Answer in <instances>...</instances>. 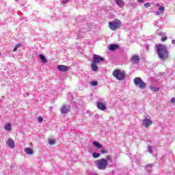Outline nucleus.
Listing matches in <instances>:
<instances>
[{
  "label": "nucleus",
  "mask_w": 175,
  "mask_h": 175,
  "mask_svg": "<svg viewBox=\"0 0 175 175\" xmlns=\"http://www.w3.org/2000/svg\"><path fill=\"white\" fill-rule=\"evenodd\" d=\"M66 2H68V0H64L63 1V3H66Z\"/></svg>",
  "instance_id": "obj_33"
},
{
  "label": "nucleus",
  "mask_w": 175,
  "mask_h": 175,
  "mask_svg": "<svg viewBox=\"0 0 175 175\" xmlns=\"http://www.w3.org/2000/svg\"><path fill=\"white\" fill-rule=\"evenodd\" d=\"M112 75L117 80H124L125 79V72H121L120 69L113 70Z\"/></svg>",
  "instance_id": "obj_6"
},
{
  "label": "nucleus",
  "mask_w": 175,
  "mask_h": 175,
  "mask_svg": "<svg viewBox=\"0 0 175 175\" xmlns=\"http://www.w3.org/2000/svg\"><path fill=\"white\" fill-rule=\"evenodd\" d=\"M161 42H165V40H167V37H166V36L161 37Z\"/></svg>",
  "instance_id": "obj_26"
},
{
  "label": "nucleus",
  "mask_w": 175,
  "mask_h": 175,
  "mask_svg": "<svg viewBox=\"0 0 175 175\" xmlns=\"http://www.w3.org/2000/svg\"><path fill=\"white\" fill-rule=\"evenodd\" d=\"M21 46V44H18L16 45V49H18V47Z\"/></svg>",
  "instance_id": "obj_29"
},
{
  "label": "nucleus",
  "mask_w": 175,
  "mask_h": 175,
  "mask_svg": "<svg viewBox=\"0 0 175 175\" xmlns=\"http://www.w3.org/2000/svg\"><path fill=\"white\" fill-rule=\"evenodd\" d=\"M101 153L102 154H109V152L105 149L101 150Z\"/></svg>",
  "instance_id": "obj_23"
},
{
  "label": "nucleus",
  "mask_w": 175,
  "mask_h": 175,
  "mask_svg": "<svg viewBox=\"0 0 175 175\" xmlns=\"http://www.w3.org/2000/svg\"><path fill=\"white\" fill-rule=\"evenodd\" d=\"M57 70L60 72H68L70 70V67H69V66L58 65Z\"/></svg>",
  "instance_id": "obj_7"
},
{
  "label": "nucleus",
  "mask_w": 175,
  "mask_h": 175,
  "mask_svg": "<svg viewBox=\"0 0 175 175\" xmlns=\"http://www.w3.org/2000/svg\"><path fill=\"white\" fill-rule=\"evenodd\" d=\"M142 125L145 128H148V126H151V125H152V120H150L148 118L144 119L142 121Z\"/></svg>",
  "instance_id": "obj_8"
},
{
  "label": "nucleus",
  "mask_w": 175,
  "mask_h": 175,
  "mask_svg": "<svg viewBox=\"0 0 175 175\" xmlns=\"http://www.w3.org/2000/svg\"><path fill=\"white\" fill-rule=\"evenodd\" d=\"M170 101L171 103H175V98H172Z\"/></svg>",
  "instance_id": "obj_28"
},
{
  "label": "nucleus",
  "mask_w": 175,
  "mask_h": 175,
  "mask_svg": "<svg viewBox=\"0 0 175 175\" xmlns=\"http://www.w3.org/2000/svg\"><path fill=\"white\" fill-rule=\"evenodd\" d=\"M118 49V44H111L109 45V50L111 51Z\"/></svg>",
  "instance_id": "obj_16"
},
{
  "label": "nucleus",
  "mask_w": 175,
  "mask_h": 175,
  "mask_svg": "<svg viewBox=\"0 0 175 175\" xmlns=\"http://www.w3.org/2000/svg\"><path fill=\"white\" fill-rule=\"evenodd\" d=\"M150 88L151 91H152V92H158V91H159V88L150 86Z\"/></svg>",
  "instance_id": "obj_17"
},
{
  "label": "nucleus",
  "mask_w": 175,
  "mask_h": 175,
  "mask_svg": "<svg viewBox=\"0 0 175 175\" xmlns=\"http://www.w3.org/2000/svg\"><path fill=\"white\" fill-rule=\"evenodd\" d=\"M49 144L53 146V145L55 144V139H49Z\"/></svg>",
  "instance_id": "obj_21"
},
{
  "label": "nucleus",
  "mask_w": 175,
  "mask_h": 175,
  "mask_svg": "<svg viewBox=\"0 0 175 175\" xmlns=\"http://www.w3.org/2000/svg\"><path fill=\"white\" fill-rule=\"evenodd\" d=\"M38 122H42L43 121V117L39 116L38 118Z\"/></svg>",
  "instance_id": "obj_24"
},
{
  "label": "nucleus",
  "mask_w": 175,
  "mask_h": 175,
  "mask_svg": "<svg viewBox=\"0 0 175 175\" xmlns=\"http://www.w3.org/2000/svg\"><path fill=\"white\" fill-rule=\"evenodd\" d=\"M135 85L140 88V90H146L147 84L140 77H135L133 80Z\"/></svg>",
  "instance_id": "obj_5"
},
{
  "label": "nucleus",
  "mask_w": 175,
  "mask_h": 175,
  "mask_svg": "<svg viewBox=\"0 0 175 175\" xmlns=\"http://www.w3.org/2000/svg\"><path fill=\"white\" fill-rule=\"evenodd\" d=\"M40 58L42 64H46L47 62V59L46 58V56H44V55H40Z\"/></svg>",
  "instance_id": "obj_14"
},
{
  "label": "nucleus",
  "mask_w": 175,
  "mask_h": 175,
  "mask_svg": "<svg viewBox=\"0 0 175 175\" xmlns=\"http://www.w3.org/2000/svg\"><path fill=\"white\" fill-rule=\"evenodd\" d=\"M105 62V58L99 56L98 55L94 54L92 57V62L91 64L92 70L96 72L98 70V64L100 62Z\"/></svg>",
  "instance_id": "obj_3"
},
{
  "label": "nucleus",
  "mask_w": 175,
  "mask_h": 175,
  "mask_svg": "<svg viewBox=\"0 0 175 175\" xmlns=\"http://www.w3.org/2000/svg\"><path fill=\"white\" fill-rule=\"evenodd\" d=\"M92 85L93 87H95V85H98V81H94L93 82H92Z\"/></svg>",
  "instance_id": "obj_22"
},
{
  "label": "nucleus",
  "mask_w": 175,
  "mask_h": 175,
  "mask_svg": "<svg viewBox=\"0 0 175 175\" xmlns=\"http://www.w3.org/2000/svg\"><path fill=\"white\" fill-rule=\"evenodd\" d=\"M172 44H175V40H172Z\"/></svg>",
  "instance_id": "obj_32"
},
{
  "label": "nucleus",
  "mask_w": 175,
  "mask_h": 175,
  "mask_svg": "<svg viewBox=\"0 0 175 175\" xmlns=\"http://www.w3.org/2000/svg\"><path fill=\"white\" fill-rule=\"evenodd\" d=\"M150 3H146L144 4V7H145V8H150Z\"/></svg>",
  "instance_id": "obj_27"
},
{
  "label": "nucleus",
  "mask_w": 175,
  "mask_h": 175,
  "mask_svg": "<svg viewBox=\"0 0 175 175\" xmlns=\"http://www.w3.org/2000/svg\"><path fill=\"white\" fill-rule=\"evenodd\" d=\"M137 2H139L140 3H143V2H144V0H137Z\"/></svg>",
  "instance_id": "obj_30"
},
{
  "label": "nucleus",
  "mask_w": 175,
  "mask_h": 175,
  "mask_svg": "<svg viewBox=\"0 0 175 175\" xmlns=\"http://www.w3.org/2000/svg\"><path fill=\"white\" fill-rule=\"evenodd\" d=\"M5 131H12V125L10 123H8L5 126Z\"/></svg>",
  "instance_id": "obj_19"
},
{
  "label": "nucleus",
  "mask_w": 175,
  "mask_h": 175,
  "mask_svg": "<svg viewBox=\"0 0 175 175\" xmlns=\"http://www.w3.org/2000/svg\"><path fill=\"white\" fill-rule=\"evenodd\" d=\"M17 47L16 46H15L14 48V51L15 52V51H17Z\"/></svg>",
  "instance_id": "obj_31"
},
{
  "label": "nucleus",
  "mask_w": 175,
  "mask_h": 175,
  "mask_svg": "<svg viewBox=\"0 0 175 175\" xmlns=\"http://www.w3.org/2000/svg\"><path fill=\"white\" fill-rule=\"evenodd\" d=\"M97 107L99 109V110H102V111H105L106 110L107 107L105 105V104L102 102H97Z\"/></svg>",
  "instance_id": "obj_9"
},
{
  "label": "nucleus",
  "mask_w": 175,
  "mask_h": 175,
  "mask_svg": "<svg viewBox=\"0 0 175 175\" xmlns=\"http://www.w3.org/2000/svg\"><path fill=\"white\" fill-rule=\"evenodd\" d=\"M159 10H160V12H161V13H163V12L165 11V8L164 7H160L159 8Z\"/></svg>",
  "instance_id": "obj_25"
},
{
  "label": "nucleus",
  "mask_w": 175,
  "mask_h": 175,
  "mask_svg": "<svg viewBox=\"0 0 175 175\" xmlns=\"http://www.w3.org/2000/svg\"><path fill=\"white\" fill-rule=\"evenodd\" d=\"M25 152H26V154H28L29 155H32V154H33V150H32V149L29 148H27L25 149Z\"/></svg>",
  "instance_id": "obj_15"
},
{
  "label": "nucleus",
  "mask_w": 175,
  "mask_h": 175,
  "mask_svg": "<svg viewBox=\"0 0 175 175\" xmlns=\"http://www.w3.org/2000/svg\"><path fill=\"white\" fill-rule=\"evenodd\" d=\"M156 49L157 54L161 58V59H166L169 57V52L167 51V48L163 44H157L156 45Z\"/></svg>",
  "instance_id": "obj_2"
},
{
  "label": "nucleus",
  "mask_w": 175,
  "mask_h": 175,
  "mask_svg": "<svg viewBox=\"0 0 175 175\" xmlns=\"http://www.w3.org/2000/svg\"><path fill=\"white\" fill-rule=\"evenodd\" d=\"M117 5H119V8H123L124 5H125V3L122 0H115Z\"/></svg>",
  "instance_id": "obj_13"
},
{
  "label": "nucleus",
  "mask_w": 175,
  "mask_h": 175,
  "mask_svg": "<svg viewBox=\"0 0 175 175\" xmlns=\"http://www.w3.org/2000/svg\"><path fill=\"white\" fill-rule=\"evenodd\" d=\"M68 106L64 105L61 108V113H62V114H66V113H68Z\"/></svg>",
  "instance_id": "obj_12"
},
{
  "label": "nucleus",
  "mask_w": 175,
  "mask_h": 175,
  "mask_svg": "<svg viewBox=\"0 0 175 175\" xmlns=\"http://www.w3.org/2000/svg\"><path fill=\"white\" fill-rule=\"evenodd\" d=\"M6 144L10 147V148H14V140L12 138H9L6 142Z\"/></svg>",
  "instance_id": "obj_10"
},
{
  "label": "nucleus",
  "mask_w": 175,
  "mask_h": 175,
  "mask_svg": "<svg viewBox=\"0 0 175 175\" xmlns=\"http://www.w3.org/2000/svg\"><path fill=\"white\" fill-rule=\"evenodd\" d=\"M111 159H113V157L111 155H107L106 159L96 160L95 163L99 170H105L107 168V165H109L107 161H111Z\"/></svg>",
  "instance_id": "obj_1"
},
{
  "label": "nucleus",
  "mask_w": 175,
  "mask_h": 175,
  "mask_svg": "<svg viewBox=\"0 0 175 175\" xmlns=\"http://www.w3.org/2000/svg\"><path fill=\"white\" fill-rule=\"evenodd\" d=\"M92 155L93 158H99V157H100V153L93 152Z\"/></svg>",
  "instance_id": "obj_20"
},
{
  "label": "nucleus",
  "mask_w": 175,
  "mask_h": 175,
  "mask_svg": "<svg viewBox=\"0 0 175 175\" xmlns=\"http://www.w3.org/2000/svg\"><path fill=\"white\" fill-rule=\"evenodd\" d=\"M93 146H96V148H102V145L99 142H93Z\"/></svg>",
  "instance_id": "obj_18"
},
{
  "label": "nucleus",
  "mask_w": 175,
  "mask_h": 175,
  "mask_svg": "<svg viewBox=\"0 0 175 175\" xmlns=\"http://www.w3.org/2000/svg\"><path fill=\"white\" fill-rule=\"evenodd\" d=\"M108 25L111 31H116V29H118V28H121V27L122 26V22H121L118 19H116L112 22H109L108 23Z\"/></svg>",
  "instance_id": "obj_4"
},
{
  "label": "nucleus",
  "mask_w": 175,
  "mask_h": 175,
  "mask_svg": "<svg viewBox=\"0 0 175 175\" xmlns=\"http://www.w3.org/2000/svg\"><path fill=\"white\" fill-rule=\"evenodd\" d=\"M131 59L133 61L134 64H139V62H140V57H139V55H133Z\"/></svg>",
  "instance_id": "obj_11"
}]
</instances>
